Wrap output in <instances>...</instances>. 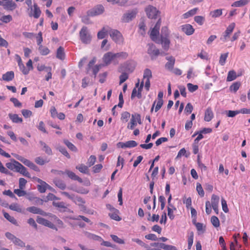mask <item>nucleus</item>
<instances>
[{
    "label": "nucleus",
    "instance_id": "1",
    "mask_svg": "<svg viewBox=\"0 0 250 250\" xmlns=\"http://www.w3.org/2000/svg\"><path fill=\"white\" fill-rule=\"evenodd\" d=\"M80 39L81 42L84 44H89L92 40V36L90 35L88 28L86 26H83L79 33Z\"/></svg>",
    "mask_w": 250,
    "mask_h": 250
},
{
    "label": "nucleus",
    "instance_id": "2",
    "mask_svg": "<svg viewBox=\"0 0 250 250\" xmlns=\"http://www.w3.org/2000/svg\"><path fill=\"white\" fill-rule=\"evenodd\" d=\"M109 35L113 41L118 44H123L124 38L121 33L117 30L112 29L109 32Z\"/></svg>",
    "mask_w": 250,
    "mask_h": 250
},
{
    "label": "nucleus",
    "instance_id": "3",
    "mask_svg": "<svg viewBox=\"0 0 250 250\" xmlns=\"http://www.w3.org/2000/svg\"><path fill=\"white\" fill-rule=\"evenodd\" d=\"M104 8L102 5L99 4L87 11L88 16L94 17L104 13Z\"/></svg>",
    "mask_w": 250,
    "mask_h": 250
},
{
    "label": "nucleus",
    "instance_id": "4",
    "mask_svg": "<svg viewBox=\"0 0 250 250\" xmlns=\"http://www.w3.org/2000/svg\"><path fill=\"white\" fill-rule=\"evenodd\" d=\"M147 16L149 19H155L157 18L158 14L160 12L157 8L152 5H149L145 10Z\"/></svg>",
    "mask_w": 250,
    "mask_h": 250
},
{
    "label": "nucleus",
    "instance_id": "5",
    "mask_svg": "<svg viewBox=\"0 0 250 250\" xmlns=\"http://www.w3.org/2000/svg\"><path fill=\"white\" fill-rule=\"evenodd\" d=\"M137 13L138 10L136 8L128 11L123 16L122 18V21L124 22H129L135 18Z\"/></svg>",
    "mask_w": 250,
    "mask_h": 250
},
{
    "label": "nucleus",
    "instance_id": "6",
    "mask_svg": "<svg viewBox=\"0 0 250 250\" xmlns=\"http://www.w3.org/2000/svg\"><path fill=\"white\" fill-rule=\"evenodd\" d=\"M147 46V53L150 55L151 59L154 60L160 54L159 50L153 43H148Z\"/></svg>",
    "mask_w": 250,
    "mask_h": 250
},
{
    "label": "nucleus",
    "instance_id": "7",
    "mask_svg": "<svg viewBox=\"0 0 250 250\" xmlns=\"http://www.w3.org/2000/svg\"><path fill=\"white\" fill-rule=\"evenodd\" d=\"M37 222L38 223L53 229L57 230L58 229L55 225L49 220L45 219L43 218L38 216L37 219Z\"/></svg>",
    "mask_w": 250,
    "mask_h": 250
},
{
    "label": "nucleus",
    "instance_id": "8",
    "mask_svg": "<svg viewBox=\"0 0 250 250\" xmlns=\"http://www.w3.org/2000/svg\"><path fill=\"white\" fill-rule=\"evenodd\" d=\"M235 23L234 22L231 23L229 25V26L227 28L226 30L224 33V35L222 37H221L220 40L223 42H225L227 40L228 38L229 37V35L233 31L234 27H235Z\"/></svg>",
    "mask_w": 250,
    "mask_h": 250
},
{
    "label": "nucleus",
    "instance_id": "9",
    "mask_svg": "<svg viewBox=\"0 0 250 250\" xmlns=\"http://www.w3.org/2000/svg\"><path fill=\"white\" fill-rule=\"evenodd\" d=\"M103 60L106 65H109L110 64L112 61L115 60L114 53L111 52H108L104 54Z\"/></svg>",
    "mask_w": 250,
    "mask_h": 250
},
{
    "label": "nucleus",
    "instance_id": "10",
    "mask_svg": "<svg viewBox=\"0 0 250 250\" xmlns=\"http://www.w3.org/2000/svg\"><path fill=\"white\" fill-rule=\"evenodd\" d=\"M166 59L167 62L165 64V68L169 70H172L175 64V58L172 56H168L167 57Z\"/></svg>",
    "mask_w": 250,
    "mask_h": 250
},
{
    "label": "nucleus",
    "instance_id": "11",
    "mask_svg": "<svg viewBox=\"0 0 250 250\" xmlns=\"http://www.w3.org/2000/svg\"><path fill=\"white\" fill-rule=\"evenodd\" d=\"M39 144L42 146V150L45 152L48 155H52V150L51 148L44 142L42 141H40Z\"/></svg>",
    "mask_w": 250,
    "mask_h": 250
},
{
    "label": "nucleus",
    "instance_id": "12",
    "mask_svg": "<svg viewBox=\"0 0 250 250\" xmlns=\"http://www.w3.org/2000/svg\"><path fill=\"white\" fill-rule=\"evenodd\" d=\"M182 30L187 35H191L194 32V29L193 28L192 26L189 24L182 25Z\"/></svg>",
    "mask_w": 250,
    "mask_h": 250
},
{
    "label": "nucleus",
    "instance_id": "13",
    "mask_svg": "<svg viewBox=\"0 0 250 250\" xmlns=\"http://www.w3.org/2000/svg\"><path fill=\"white\" fill-rule=\"evenodd\" d=\"M27 210L34 214H38L42 215H45L46 213L42 209L36 207H30L27 208Z\"/></svg>",
    "mask_w": 250,
    "mask_h": 250
},
{
    "label": "nucleus",
    "instance_id": "14",
    "mask_svg": "<svg viewBox=\"0 0 250 250\" xmlns=\"http://www.w3.org/2000/svg\"><path fill=\"white\" fill-rule=\"evenodd\" d=\"M11 162L6 164V167L8 169L17 172V169L19 168V166L17 164L20 163L13 159H11Z\"/></svg>",
    "mask_w": 250,
    "mask_h": 250
},
{
    "label": "nucleus",
    "instance_id": "15",
    "mask_svg": "<svg viewBox=\"0 0 250 250\" xmlns=\"http://www.w3.org/2000/svg\"><path fill=\"white\" fill-rule=\"evenodd\" d=\"M170 41L168 37H162L160 40V43L162 44L163 48L166 51H167L169 48Z\"/></svg>",
    "mask_w": 250,
    "mask_h": 250
},
{
    "label": "nucleus",
    "instance_id": "16",
    "mask_svg": "<svg viewBox=\"0 0 250 250\" xmlns=\"http://www.w3.org/2000/svg\"><path fill=\"white\" fill-rule=\"evenodd\" d=\"M19 166V168L17 169V172L20 173L23 176L27 177H30V173L27 171V169L23 166L21 163L17 164Z\"/></svg>",
    "mask_w": 250,
    "mask_h": 250
},
{
    "label": "nucleus",
    "instance_id": "17",
    "mask_svg": "<svg viewBox=\"0 0 250 250\" xmlns=\"http://www.w3.org/2000/svg\"><path fill=\"white\" fill-rule=\"evenodd\" d=\"M213 113L211 107H208L205 112L204 120L206 122H209L213 117Z\"/></svg>",
    "mask_w": 250,
    "mask_h": 250
},
{
    "label": "nucleus",
    "instance_id": "18",
    "mask_svg": "<svg viewBox=\"0 0 250 250\" xmlns=\"http://www.w3.org/2000/svg\"><path fill=\"white\" fill-rule=\"evenodd\" d=\"M33 8V14L31 13L29 15L30 17L33 16L35 18L38 19L41 15V11L37 3L34 4Z\"/></svg>",
    "mask_w": 250,
    "mask_h": 250
},
{
    "label": "nucleus",
    "instance_id": "19",
    "mask_svg": "<svg viewBox=\"0 0 250 250\" xmlns=\"http://www.w3.org/2000/svg\"><path fill=\"white\" fill-rule=\"evenodd\" d=\"M159 35V31L157 30L152 29L150 34L151 39L157 43H160V40L158 39V36Z\"/></svg>",
    "mask_w": 250,
    "mask_h": 250
},
{
    "label": "nucleus",
    "instance_id": "20",
    "mask_svg": "<svg viewBox=\"0 0 250 250\" xmlns=\"http://www.w3.org/2000/svg\"><path fill=\"white\" fill-rule=\"evenodd\" d=\"M65 173L72 180L78 181L79 182L82 183L83 180L81 178L76 175L73 172L66 170L65 171Z\"/></svg>",
    "mask_w": 250,
    "mask_h": 250
},
{
    "label": "nucleus",
    "instance_id": "21",
    "mask_svg": "<svg viewBox=\"0 0 250 250\" xmlns=\"http://www.w3.org/2000/svg\"><path fill=\"white\" fill-rule=\"evenodd\" d=\"M53 205L60 209L61 211H66L67 209V207L65 206V204L63 202H53Z\"/></svg>",
    "mask_w": 250,
    "mask_h": 250
},
{
    "label": "nucleus",
    "instance_id": "22",
    "mask_svg": "<svg viewBox=\"0 0 250 250\" xmlns=\"http://www.w3.org/2000/svg\"><path fill=\"white\" fill-rule=\"evenodd\" d=\"M14 78V73L13 71H8L2 75V80L5 81H12Z\"/></svg>",
    "mask_w": 250,
    "mask_h": 250
},
{
    "label": "nucleus",
    "instance_id": "23",
    "mask_svg": "<svg viewBox=\"0 0 250 250\" xmlns=\"http://www.w3.org/2000/svg\"><path fill=\"white\" fill-rule=\"evenodd\" d=\"M112 209L113 212L109 213V216L112 219L117 221H120L121 220V218L118 214L119 211L114 208H112Z\"/></svg>",
    "mask_w": 250,
    "mask_h": 250
},
{
    "label": "nucleus",
    "instance_id": "24",
    "mask_svg": "<svg viewBox=\"0 0 250 250\" xmlns=\"http://www.w3.org/2000/svg\"><path fill=\"white\" fill-rule=\"evenodd\" d=\"M8 116L10 119L14 123H20L22 122V119L19 117L18 114L9 113Z\"/></svg>",
    "mask_w": 250,
    "mask_h": 250
},
{
    "label": "nucleus",
    "instance_id": "25",
    "mask_svg": "<svg viewBox=\"0 0 250 250\" xmlns=\"http://www.w3.org/2000/svg\"><path fill=\"white\" fill-rule=\"evenodd\" d=\"M16 4L12 1H8L3 3V8L6 10H13L16 8Z\"/></svg>",
    "mask_w": 250,
    "mask_h": 250
},
{
    "label": "nucleus",
    "instance_id": "26",
    "mask_svg": "<svg viewBox=\"0 0 250 250\" xmlns=\"http://www.w3.org/2000/svg\"><path fill=\"white\" fill-rule=\"evenodd\" d=\"M56 57L59 59L63 60L65 58V54L64 52V49L62 47L60 46L57 51Z\"/></svg>",
    "mask_w": 250,
    "mask_h": 250
},
{
    "label": "nucleus",
    "instance_id": "27",
    "mask_svg": "<svg viewBox=\"0 0 250 250\" xmlns=\"http://www.w3.org/2000/svg\"><path fill=\"white\" fill-rule=\"evenodd\" d=\"M250 0H240L235 1L231 4L232 7H241L247 4Z\"/></svg>",
    "mask_w": 250,
    "mask_h": 250
},
{
    "label": "nucleus",
    "instance_id": "28",
    "mask_svg": "<svg viewBox=\"0 0 250 250\" xmlns=\"http://www.w3.org/2000/svg\"><path fill=\"white\" fill-rule=\"evenodd\" d=\"M128 56V54L125 52H121L117 53H114V57L115 59H119L125 60L126 59Z\"/></svg>",
    "mask_w": 250,
    "mask_h": 250
},
{
    "label": "nucleus",
    "instance_id": "29",
    "mask_svg": "<svg viewBox=\"0 0 250 250\" xmlns=\"http://www.w3.org/2000/svg\"><path fill=\"white\" fill-rule=\"evenodd\" d=\"M198 10V8H194L184 14L183 15V17L184 19H187L191 16L194 15L197 13Z\"/></svg>",
    "mask_w": 250,
    "mask_h": 250
},
{
    "label": "nucleus",
    "instance_id": "30",
    "mask_svg": "<svg viewBox=\"0 0 250 250\" xmlns=\"http://www.w3.org/2000/svg\"><path fill=\"white\" fill-rule=\"evenodd\" d=\"M136 121L134 118V116L133 114L131 115V118L129 123H128L127 128L129 129H133L134 127L137 125Z\"/></svg>",
    "mask_w": 250,
    "mask_h": 250
},
{
    "label": "nucleus",
    "instance_id": "31",
    "mask_svg": "<svg viewBox=\"0 0 250 250\" xmlns=\"http://www.w3.org/2000/svg\"><path fill=\"white\" fill-rule=\"evenodd\" d=\"M3 216L4 217L8 220L10 222L14 224L16 226H18V223L17 220L14 218V217L10 216L8 213L3 212Z\"/></svg>",
    "mask_w": 250,
    "mask_h": 250
},
{
    "label": "nucleus",
    "instance_id": "32",
    "mask_svg": "<svg viewBox=\"0 0 250 250\" xmlns=\"http://www.w3.org/2000/svg\"><path fill=\"white\" fill-rule=\"evenodd\" d=\"M9 208L12 210L16 211L18 212H21L22 211V209L21 206L16 203L11 204L9 206Z\"/></svg>",
    "mask_w": 250,
    "mask_h": 250
},
{
    "label": "nucleus",
    "instance_id": "33",
    "mask_svg": "<svg viewBox=\"0 0 250 250\" xmlns=\"http://www.w3.org/2000/svg\"><path fill=\"white\" fill-rule=\"evenodd\" d=\"M237 78L236 72L234 70L229 71L228 73L227 80L230 82L234 80Z\"/></svg>",
    "mask_w": 250,
    "mask_h": 250
},
{
    "label": "nucleus",
    "instance_id": "34",
    "mask_svg": "<svg viewBox=\"0 0 250 250\" xmlns=\"http://www.w3.org/2000/svg\"><path fill=\"white\" fill-rule=\"evenodd\" d=\"M39 51L40 53L43 56L47 55L50 52L49 49L47 47L43 46L42 45H40V46H39Z\"/></svg>",
    "mask_w": 250,
    "mask_h": 250
},
{
    "label": "nucleus",
    "instance_id": "35",
    "mask_svg": "<svg viewBox=\"0 0 250 250\" xmlns=\"http://www.w3.org/2000/svg\"><path fill=\"white\" fill-rule=\"evenodd\" d=\"M79 206H81L85 203V201L81 197L74 195L73 200H72Z\"/></svg>",
    "mask_w": 250,
    "mask_h": 250
},
{
    "label": "nucleus",
    "instance_id": "36",
    "mask_svg": "<svg viewBox=\"0 0 250 250\" xmlns=\"http://www.w3.org/2000/svg\"><path fill=\"white\" fill-rule=\"evenodd\" d=\"M85 235L88 238L93 239L97 241H101L102 239L101 237L97 236L95 234L90 233L88 232H85Z\"/></svg>",
    "mask_w": 250,
    "mask_h": 250
},
{
    "label": "nucleus",
    "instance_id": "37",
    "mask_svg": "<svg viewBox=\"0 0 250 250\" xmlns=\"http://www.w3.org/2000/svg\"><path fill=\"white\" fill-rule=\"evenodd\" d=\"M228 55V52L221 55L219 59V63L221 65L223 66L225 64Z\"/></svg>",
    "mask_w": 250,
    "mask_h": 250
},
{
    "label": "nucleus",
    "instance_id": "38",
    "mask_svg": "<svg viewBox=\"0 0 250 250\" xmlns=\"http://www.w3.org/2000/svg\"><path fill=\"white\" fill-rule=\"evenodd\" d=\"M212 225L215 227L217 228L220 226V221L219 219L215 216H213L211 217L210 219Z\"/></svg>",
    "mask_w": 250,
    "mask_h": 250
},
{
    "label": "nucleus",
    "instance_id": "39",
    "mask_svg": "<svg viewBox=\"0 0 250 250\" xmlns=\"http://www.w3.org/2000/svg\"><path fill=\"white\" fill-rule=\"evenodd\" d=\"M130 117V113L128 112L125 111L122 113L121 120L124 122H126L128 121Z\"/></svg>",
    "mask_w": 250,
    "mask_h": 250
},
{
    "label": "nucleus",
    "instance_id": "40",
    "mask_svg": "<svg viewBox=\"0 0 250 250\" xmlns=\"http://www.w3.org/2000/svg\"><path fill=\"white\" fill-rule=\"evenodd\" d=\"M211 206H218L219 202V197L217 195L213 194L211 196Z\"/></svg>",
    "mask_w": 250,
    "mask_h": 250
},
{
    "label": "nucleus",
    "instance_id": "41",
    "mask_svg": "<svg viewBox=\"0 0 250 250\" xmlns=\"http://www.w3.org/2000/svg\"><path fill=\"white\" fill-rule=\"evenodd\" d=\"M76 168L83 173H87L88 172V167L83 164L77 166Z\"/></svg>",
    "mask_w": 250,
    "mask_h": 250
},
{
    "label": "nucleus",
    "instance_id": "42",
    "mask_svg": "<svg viewBox=\"0 0 250 250\" xmlns=\"http://www.w3.org/2000/svg\"><path fill=\"white\" fill-rule=\"evenodd\" d=\"M55 185L61 189H64L66 188V185L62 180H56L54 181Z\"/></svg>",
    "mask_w": 250,
    "mask_h": 250
},
{
    "label": "nucleus",
    "instance_id": "43",
    "mask_svg": "<svg viewBox=\"0 0 250 250\" xmlns=\"http://www.w3.org/2000/svg\"><path fill=\"white\" fill-rule=\"evenodd\" d=\"M107 34V31L105 30L104 27H103L102 29L98 32L97 34V37L99 39H103L105 38Z\"/></svg>",
    "mask_w": 250,
    "mask_h": 250
},
{
    "label": "nucleus",
    "instance_id": "44",
    "mask_svg": "<svg viewBox=\"0 0 250 250\" xmlns=\"http://www.w3.org/2000/svg\"><path fill=\"white\" fill-rule=\"evenodd\" d=\"M194 233L192 231L189 233V235L188 237V249H190L193 244Z\"/></svg>",
    "mask_w": 250,
    "mask_h": 250
},
{
    "label": "nucleus",
    "instance_id": "45",
    "mask_svg": "<svg viewBox=\"0 0 250 250\" xmlns=\"http://www.w3.org/2000/svg\"><path fill=\"white\" fill-rule=\"evenodd\" d=\"M194 21L200 25H202L205 21V18L201 16H196L194 17Z\"/></svg>",
    "mask_w": 250,
    "mask_h": 250
},
{
    "label": "nucleus",
    "instance_id": "46",
    "mask_svg": "<svg viewBox=\"0 0 250 250\" xmlns=\"http://www.w3.org/2000/svg\"><path fill=\"white\" fill-rule=\"evenodd\" d=\"M210 14L213 18H217L222 14V11L221 9H216L211 11Z\"/></svg>",
    "mask_w": 250,
    "mask_h": 250
},
{
    "label": "nucleus",
    "instance_id": "47",
    "mask_svg": "<svg viewBox=\"0 0 250 250\" xmlns=\"http://www.w3.org/2000/svg\"><path fill=\"white\" fill-rule=\"evenodd\" d=\"M63 142L65 145L72 151H76L77 150L76 146L68 140H64Z\"/></svg>",
    "mask_w": 250,
    "mask_h": 250
},
{
    "label": "nucleus",
    "instance_id": "48",
    "mask_svg": "<svg viewBox=\"0 0 250 250\" xmlns=\"http://www.w3.org/2000/svg\"><path fill=\"white\" fill-rule=\"evenodd\" d=\"M126 65V70L130 72H132L135 68V66L134 65V63L132 62H127L125 63Z\"/></svg>",
    "mask_w": 250,
    "mask_h": 250
},
{
    "label": "nucleus",
    "instance_id": "49",
    "mask_svg": "<svg viewBox=\"0 0 250 250\" xmlns=\"http://www.w3.org/2000/svg\"><path fill=\"white\" fill-rule=\"evenodd\" d=\"M14 192L19 197L24 196L26 194V192L23 190V189H15Z\"/></svg>",
    "mask_w": 250,
    "mask_h": 250
},
{
    "label": "nucleus",
    "instance_id": "50",
    "mask_svg": "<svg viewBox=\"0 0 250 250\" xmlns=\"http://www.w3.org/2000/svg\"><path fill=\"white\" fill-rule=\"evenodd\" d=\"M144 79H146L149 80L152 77V73L150 69H146L144 73Z\"/></svg>",
    "mask_w": 250,
    "mask_h": 250
},
{
    "label": "nucleus",
    "instance_id": "51",
    "mask_svg": "<svg viewBox=\"0 0 250 250\" xmlns=\"http://www.w3.org/2000/svg\"><path fill=\"white\" fill-rule=\"evenodd\" d=\"M13 243L17 246H18L21 247H25V244L20 239L16 237V239H15V240L13 242Z\"/></svg>",
    "mask_w": 250,
    "mask_h": 250
},
{
    "label": "nucleus",
    "instance_id": "52",
    "mask_svg": "<svg viewBox=\"0 0 250 250\" xmlns=\"http://www.w3.org/2000/svg\"><path fill=\"white\" fill-rule=\"evenodd\" d=\"M240 86V83L239 82H235L233 83L229 87V89L231 91H233L234 92H236L238 89L239 88Z\"/></svg>",
    "mask_w": 250,
    "mask_h": 250
},
{
    "label": "nucleus",
    "instance_id": "53",
    "mask_svg": "<svg viewBox=\"0 0 250 250\" xmlns=\"http://www.w3.org/2000/svg\"><path fill=\"white\" fill-rule=\"evenodd\" d=\"M128 78V74L125 73H123L119 77L120 83L119 84H121L122 83L125 82Z\"/></svg>",
    "mask_w": 250,
    "mask_h": 250
},
{
    "label": "nucleus",
    "instance_id": "54",
    "mask_svg": "<svg viewBox=\"0 0 250 250\" xmlns=\"http://www.w3.org/2000/svg\"><path fill=\"white\" fill-rule=\"evenodd\" d=\"M112 240L117 243L123 244L125 243L124 240L119 238L117 235L111 234L110 235Z\"/></svg>",
    "mask_w": 250,
    "mask_h": 250
},
{
    "label": "nucleus",
    "instance_id": "55",
    "mask_svg": "<svg viewBox=\"0 0 250 250\" xmlns=\"http://www.w3.org/2000/svg\"><path fill=\"white\" fill-rule=\"evenodd\" d=\"M196 190H197L198 194L201 197H203L204 196L205 193H204V190L202 188L201 185L200 183L197 184Z\"/></svg>",
    "mask_w": 250,
    "mask_h": 250
},
{
    "label": "nucleus",
    "instance_id": "56",
    "mask_svg": "<svg viewBox=\"0 0 250 250\" xmlns=\"http://www.w3.org/2000/svg\"><path fill=\"white\" fill-rule=\"evenodd\" d=\"M126 148H131L136 146L138 144L135 141L131 140L125 142Z\"/></svg>",
    "mask_w": 250,
    "mask_h": 250
},
{
    "label": "nucleus",
    "instance_id": "57",
    "mask_svg": "<svg viewBox=\"0 0 250 250\" xmlns=\"http://www.w3.org/2000/svg\"><path fill=\"white\" fill-rule=\"evenodd\" d=\"M169 35L168 30L167 27H163L161 30V38L162 37H168Z\"/></svg>",
    "mask_w": 250,
    "mask_h": 250
},
{
    "label": "nucleus",
    "instance_id": "58",
    "mask_svg": "<svg viewBox=\"0 0 250 250\" xmlns=\"http://www.w3.org/2000/svg\"><path fill=\"white\" fill-rule=\"evenodd\" d=\"M12 20V17L11 15H8L3 16L0 18V21L4 23H8Z\"/></svg>",
    "mask_w": 250,
    "mask_h": 250
},
{
    "label": "nucleus",
    "instance_id": "59",
    "mask_svg": "<svg viewBox=\"0 0 250 250\" xmlns=\"http://www.w3.org/2000/svg\"><path fill=\"white\" fill-rule=\"evenodd\" d=\"M58 150L60 152H61L63 155L66 156L68 158H70V156L67 151L66 148L62 146H60L58 147Z\"/></svg>",
    "mask_w": 250,
    "mask_h": 250
},
{
    "label": "nucleus",
    "instance_id": "60",
    "mask_svg": "<svg viewBox=\"0 0 250 250\" xmlns=\"http://www.w3.org/2000/svg\"><path fill=\"white\" fill-rule=\"evenodd\" d=\"M187 87L188 90L191 92H193L195 91L198 88V85H193L190 83H188L187 84Z\"/></svg>",
    "mask_w": 250,
    "mask_h": 250
},
{
    "label": "nucleus",
    "instance_id": "61",
    "mask_svg": "<svg viewBox=\"0 0 250 250\" xmlns=\"http://www.w3.org/2000/svg\"><path fill=\"white\" fill-rule=\"evenodd\" d=\"M146 25L144 21L140 22L139 24V28L140 29V33L141 35L144 36L145 34Z\"/></svg>",
    "mask_w": 250,
    "mask_h": 250
},
{
    "label": "nucleus",
    "instance_id": "62",
    "mask_svg": "<svg viewBox=\"0 0 250 250\" xmlns=\"http://www.w3.org/2000/svg\"><path fill=\"white\" fill-rule=\"evenodd\" d=\"M145 238L148 240H151L152 241L158 240V238L157 237V236L155 234L152 233L146 235L145 236Z\"/></svg>",
    "mask_w": 250,
    "mask_h": 250
},
{
    "label": "nucleus",
    "instance_id": "63",
    "mask_svg": "<svg viewBox=\"0 0 250 250\" xmlns=\"http://www.w3.org/2000/svg\"><path fill=\"white\" fill-rule=\"evenodd\" d=\"M193 107L192 105L190 103H188L186 106L185 109V112H186L188 114L191 113L193 110Z\"/></svg>",
    "mask_w": 250,
    "mask_h": 250
},
{
    "label": "nucleus",
    "instance_id": "64",
    "mask_svg": "<svg viewBox=\"0 0 250 250\" xmlns=\"http://www.w3.org/2000/svg\"><path fill=\"white\" fill-rule=\"evenodd\" d=\"M96 160V157L94 155H91L88 160L87 164L89 167L93 166Z\"/></svg>",
    "mask_w": 250,
    "mask_h": 250
}]
</instances>
